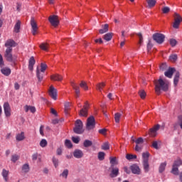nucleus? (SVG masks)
Wrapping results in <instances>:
<instances>
[{"mask_svg":"<svg viewBox=\"0 0 182 182\" xmlns=\"http://www.w3.org/2000/svg\"><path fill=\"white\" fill-rule=\"evenodd\" d=\"M102 150H109L110 149V145L109 144V142H105L101 146Z\"/></svg>","mask_w":182,"mask_h":182,"instance_id":"obj_41","label":"nucleus"},{"mask_svg":"<svg viewBox=\"0 0 182 182\" xmlns=\"http://www.w3.org/2000/svg\"><path fill=\"white\" fill-rule=\"evenodd\" d=\"M152 147L154 149H156V150H159V143L157 142V141H154L152 143Z\"/></svg>","mask_w":182,"mask_h":182,"instance_id":"obj_60","label":"nucleus"},{"mask_svg":"<svg viewBox=\"0 0 182 182\" xmlns=\"http://www.w3.org/2000/svg\"><path fill=\"white\" fill-rule=\"evenodd\" d=\"M16 140H17V141L25 140V132H22L20 134H18L16 136Z\"/></svg>","mask_w":182,"mask_h":182,"instance_id":"obj_27","label":"nucleus"},{"mask_svg":"<svg viewBox=\"0 0 182 182\" xmlns=\"http://www.w3.org/2000/svg\"><path fill=\"white\" fill-rule=\"evenodd\" d=\"M106 86V84L105 82H100L97 85V90H99V92H102L103 90V87Z\"/></svg>","mask_w":182,"mask_h":182,"instance_id":"obj_34","label":"nucleus"},{"mask_svg":"<svg viewBox=\"0 0 182 182\" xmlns=\"http://www.w3.org/2000/svg\"><path fill=\"white\" fill-rule=\"evenodd\" d=\"M149 8H153L156 5V0H146Z\"/></svg>","mask_w":182,"mask_h":182,"instance_id":"obj_35","label":"nucleus"},{"mask_svg":"<svg viewBox=\"0 0 182 182\" xmlns=\"http://www.w3.org/2000/svg\"><path fill=\"white\" fill-rule=\"evenodd\" d=\"M107 132V129H100L98 131V132L100 134H106V132Z\"/></svg>","mask_w":182,"mask_h":182,"instance_id":"obj_64","label":"nucleus"},{"mask_svg":"<svg viewBox=\"0 0 182 182\" xmlns=\"http://www.w3.org/2000/svg\"><path fill=\"white\" fill-rule=\"evenodd\" d=\"M166 166H167V163H166V162L161 163L159 166V173H163V171H164V170H166Z\"/></svg>","mask_w":182,"mask_h":182,"instance_id":"obj_38","label":"nucleus"},{"mask_svg":"<svg viewBox=\"0 0 182 182\" xmlns=\"http://www.w3.org/2000/svg\"><path fill=\"white\" fill-rule=\"evenodd\" d=\"M163 14H168L170 12V8L168 6H165L162 9Z\"/></svg>","mask_w":182,"mask_h":182,"instance_id":"obj_61","label":"nucleus"},{"mask_svg":"<svg viewBox=\"0 0 182 182\" xmlns=\"http://www.w3.org/2000/svg\"><path fill=\"white\" fill-rule=\"evenodd\" d=\"M35 63H36L35 58H33V56H31L28 61L29 70L31 71L33 70V66L35 65Z\"/></svg>","mask_w":182,"mask_h":182,"instance_id":"obj_19","label":"nucleus"},{"mask_svg":"<svg viewBox=\"0 0 182 182\" xmlns=\"http://www.w3.org/2000/svg\"><path fill=\"white\" fill-rule=\"evenodd\" d=\"M136 35L139 39V44L143 45V35L141 34V33H136Z\"/></svg>","mask_w":182,"mask_h":182,"instance_id":"obj_52","label":"nucleus"},{"mask_svg":"<svg viewBox=\"0 0 182 182\" xmlns=\"http://www.w3.org/2000/svg\"><path fill=\"white\" fill-rule=\"evenodd\" d=\"M65 144L66 146V147H68V149H72L73 147V144H72V141H70V140L66 139L65 141Z\"/></svg>","mask_w":182,"mask_h":182,"instance_id":"obj_49","label":"nucleus"},{"mask_svg":"<svg viewBox=\"0 0 182 182\" xmlns=\"http://www.w3.org/2000/svg\"><path fill=\"white\" fill-rule=\"evenodd\" d=\"M1 72L2 75H4V76H9V75H11V68L5 67L1 69Z\"/></svg>","mask_w":182,"mask_h":182,"instance_id":"obj_20","label":"nucleus"},{"mask_svg":"<svg viewBox=\"0 0 182 182\" xmlns=\"http://www.w3.org/2000/svg\"><path fill=\"white\" fill-rule=\"evenodd\" d=\"M80 87H82V89H84V90H89V87H87V83L85 81H81L80 83Z\"/></svg>","mask_w":182,"mask_h":182,"instance_id":"obj_33","label":"nucleus"},{"mask_svg":"<svg viewBox=\"0 0 182 182\" xmlns=\"http://www.w3.org/2000/svg\"><path fill=\"white\" fill-rule=\"evenodd\" d=\"M150 156V154H149V152H144L142 154V159H143V161H149V157Z\"/></svg>","mask_w":182,"mask_h":182,"instance_id":"obj_40","label":"nucleus"},{"mask_svg":"<svg viewBox=\"0 0 182 182\" xmlns=\"http://www.w3.org/2000/svg\"><path fill=\"white\" fill-rule=\"evenodd\" d=\"M4 46L6 48V49H12L13 48H15V46H16V43L15 42V41L9 39L6 41Z\"/></svg>","mask_w":182,"mask_h":182,"instance_id":"obj_12","label":"nucleus"},{"mask_svg":"<svg viewBox=\"0 0 182 182\" xmlns=\"http://www.w3.org/2000/svg\"><path fill=\"white\" fill-rule=\"evenodd\" d=\"M106 32H109V24L102 25V29L99 30V33L101 35H103V33H106Z\"/></svg>","mask_w":182,"mask_h":182,"instance_id":"obj_22","label":"nucleus"},{"mask_svg":"<svg viewBox=\"0 0 182 182\" xmlns=\"http://www.w3.org/2000/svg\"><path fill=\"white\" fill-rule=\"evenodd\" d=\"M169 43H170L171 46H172L173 48V46H176V45H177V41L174 38H171L169 41Z\"/></svg>","mask_w":182,"mask_h":182,"instance_id":"obj_58","label":"nucleus"},{"mask_svg":"<svg viewBox=\"0 0 182 182\" xmlns=\"http://www.w3.org/2000/svg\"><path fill=\"white\" fill-rule=\"evenodd\" d=\"M169 60L171 62H176V60H177V54H173L170 55Z\"/></svg>","mask_w":182,"mask_h":182,"instance_id":"obj_54","label":"nucleus"},{"mask_svg":"<svg viewBox=\"0 0 182 182\" xmlns=\"http://www.w3.org/2000/svg\"><path fill=\"white\" fill-rule=\"evenodd\" d=\"M105 156H106V154L103 151H100L98 153V160L100 161H103L105 160Z\"/></svg>","mask_w":182,"mask_h":182,"instance_id":"obj_37","label":"nucleus"},{"mask_svg":"<svg viewBox=\"0 0 182 182\" xmlns=\"http://www.w3.org/2000/svg\"><path fill=\"white\" fill-rule=\"evenodd\" d=\"M12 48H6L4 53V58L7 62H15L16 57L12 55Z\"/></svg>","mask_w":182,"mask_h":182,"instance_id":"obj_3","label":"nucleus"},{"mask_svg":"<svg viewBox=\"0 0 182 182\" xmlns=\"http://www.w3.org/2000/svg\"><path fill=\"white\" fill-rule=\"evenodd\" d=\"M178 80H180V73L177 72L173 79V84L175 86H177V85H178Z\"/></svg>","mask_w":182,"mask_h":182,"instance_id":"obj_31","label":"nucleus"},{"mask_svg":"<svg viewBox=\"0 0 182 182\" xmlns=\"http://www.w3.org/2000/svg\"><path fill=\"white\" fill-rule=\"evenodd\" d=\"M120 117H122V114L117 112L114 114V120H115L116 123H119L120 122Z\"/></svg>","mask_w":182,"mask_h":182,"instance_id":"obj_45","label":"nucleus"},{"mask_svg":"<svg viewBox=\"0 0 182 182\" xmlns=\"http://www.w3.org/2000/svg\"><path fill=\"white\" fill-rule=\"evenodd\" d=\"M31 26L32 28V33L33 36L36 35V32L38 31V24H36V21L33 18L31 20Z\"/></svg>","mask_w":182,"mask_h":182,"instance_id":"obj_13","label":"nucleus"},{"mask_svg":"<svg viewBox=\"0 0 182 182\" xmlns=\"http://www.w3.org/2000/svg\"><path fill=\"white\" fill-rule=\"evenodd\" d=\"M47 68H48V65L46 64L41 63L40 71L45 73V70H46Z\"/></svg>","mask_w":182,"mask_h":182,"instance_id":"obj_57","label":"nucleus"},{"mask_svg":"<svg viewBox=\"0 0 182 182\" xmlns=\"http://www.w3.org/2000/svg\"><path fill=\"white\" fill-rule=\"evenodd\" d=\"M69 110H70V104L69 102H66L65 104V114H69Z\"/></svg>","mask_w":182,"mask_h":182,"instance_id":"obj_39","label":"nucleus"},{"mask_svg":"<svg viewBox=\"0 0 182 182\" xmlns=\"http://www.w3.org/2000/svg\"><path fill=\"white\" fill-rule=\"evenodd\" d=\"M143 166L145 173H149L150 170V165L149 164V161H143Z\"/></svg>","mask_w":182,"mask_h":182,"instance_id":"obj_29","label":"nucleus"},{"mask_svg":"<svg viewBox=\"0 0 182 182\" xmlns=\"http://www.w3.org/2000/svg\"><path fill=\"white\" fill-rule=\"evenodd\" d=\"M3 107H4L5 116L6 117H9L11 116V106L9 105V103L5 102L4 104Z\"/></svg>","mask_w":182,"mask_h":182,"instance_id":"obj_11","label":"nucleus"},{"mask_svg":"<svg viewBox=\"0 0 182 182\" xmlns=\"http://www.w3.org/2000/svg\"><path fill=\"white\" fill-rule=\"evenodd\" d=\"M130 168L133 174H137L138 176L140 175V173H141L140 167H139V166H137L136 164H134L131 166Z\"/></svg>","mask_w":182,"mask_h":182,"instance_id":"obj_15","label":"nucleus"},{"mask_svg":"<svg viewBox=\"0 0 182 182\" xmlns=\"http://www.w3.org/2000/svg\"><path fill=\"white\" fill-rule=\"evenodd\" d=\"M72 140L73 143H75V144H79V141H80V138L79 136H73Z\"/></svg>","mask_w":182,"mask_h":182,"instance_id":"obj_55","label":"nucleus"},{"mask_svg":"<svg viewBox=\"0 0 182 182\" xmlns=\"http://www.w3.org/2000/svg\"><path fill=\"white\" fill-rule=\"evenodd\" d=\"M173 18L174 22L173 24V28H174V29H178V28L180 27V23H181L182 22L181 16H180V14L177 13H174Z\"/></svg>","mask_w":182,"mask_h":182,"instance_id":"obj_5","label":"nucleus"},{"mask_svg":"<svg viewBox=\"0 0 182 182\" xmlns=\"http://www.w3.org/2000/svg\"><path fill=\"white\" fill-rule=\"evenodd\" d=\"M109 160H110L111 167H114V166L117 164V161L116 160V157H110Z\"/></svg>","mask_w":182,"mask_h":182,"instance_id":"obj_36","label":"nucleus"},{"mask_svg":"<svg viewBox=\"0 0 182 182\" xmlns=\"http://www.w3.org/2000/svg\"><path fill=\"white\" fill-rule=\"evenodd\" d=\"M176 72V68H169L167 71L164 73V75L166 77L171 79L173 77V75Z\"/></svg>","mask_w":182,"mask_h":182,"instance_id":"obj_14","label":"nucleus"},{"mask_svg":"<svg viewBox=\"0 0 182 182\" xmlns=\"http://www.w3.org/2000/svg\"><path fill=\"white\" fill-rule=\"evenodd\" d=\"M112 38H113L112 33H108L103 36V39H105V41H107V42L112 41Z\"/></svg>","mask_w":182,"mask_h":182,"instance_id":"obj_30","label":"nucleus"},{"mask_svg":"<svg viewBox=\"0 0 182 182\" xmlns=\"http://www.w3.org/2000/svg\"><path fill=\"white\" fill-rule=\"evenodd\" d=\"M31 159L33 161H36L38 160V153H35L32 155Z\"/></svg>","mask_w":182,"mask_h":182,"instance_id":"obj_63","label":"nucleus"},{"mask_svg":"<svg viewBox=\"0 0 182 182\" xmlns=\"http://www.w3.org/2000/svg\"><path fill=\"white\" fill-rule=\"evenodd\" d=\"M41 49H42V50H48V48H49V44L46 43H43L41 44L40 46Z\"/></svg>","mask_w":182,"mask_h":182,"instance_id":"obj_42","label":"nucleus"},{"mask_svg":"<svg viewBox=\"0 0 182 182\" xmlns=\"http://www.w3.org/2000/svg\"><path fill=\"white\" fill-rule=\"evenodd\" d=\"M14 32H15V33H19V32H21V21L18 20L16 23L14 28Z\"/></svg>","mask_w":182,"mask_h":182,"instance_id":"obj_23","label":"nucleus"},{"mask_svg":"<svg viewBox=\"0 0 182 182\" xmlns=\"http://www.w3.org/2000/svg\"><path fill=\"white\" fill-rule=\"evenodd\" d=\"M1 176L4 178L5 181L8 182V180H9V178L8 177V176H9V171L3 169Z\"/></svg>","mask_w":182,"mask_h":182,"instance_id":"obj_26","label":"nucleus"},{"mask_svg":"<svg viewBox=\"0 0 182 182\" xmlns=\"http://www.w3.org/2000/svg\"><path fill=\"white\" fill-rule=\"evenodd\" d=\"M161 90L163 92H167L168 90V84L164 82L163 79L159 78L155 80V91L156 95H161Z\"/></svg>","mask_w":182,"mask_h":182,"instance_id":"obj_1","label":"nucleus"},{"mask_svg":"<svg viewBox=\"0 0 182 182\" xmlns=\"http://www.w3.org/2000/svg\"><path fill=\"white\" fill-rule=\"evenodd\" d=\"M181 164H182V161L181 159H178L174 161L173 166L178 168L180 167V166H181Z\"/></svg>","mask_w":182,"mask_h":182,"instance_id":"obj_46","label":"nucleus"},{"mask_svg":"<svg viewBox=\"0 0 182 182\" xmlns=\"http://www.w3.org/2000/svg\"><path fill=\"white\" fill-rule=\"evenodd\" d=\"M93 145V142L89 139H85L83 142V146L85 148L91 147Z\"/></svg>","mask_w":182,"mask_h":182,"instance_id":"obj_32","label":"nucleus"},{"mask_svg":"<svg viewBox=\"0 0 182 182\" xmlns=\"http://www.w3.org/2000/svg\"><path fill=\"white\" fill-rule=\"evenodd\" d=\"M71 86L75 90V95H80V87H79L74 82H71Z\"/></svg>","mask_w":182,"mask_h":182,"instance_id":"obj_21","label":"nucleus"},{"mask_svg":"<svg viewBox=\"0 0 182 182\" xmlns=\"http://www.w3.org/2000/svg\"><path fill=\"white\" fill-rule=\"evenodd\" d=\"M25 109V112L26 113H28V112H31V113H35V112H36V108H35V107H32V106H29V105H26L24 107Z\"/></svg>","mask_w":182,"mask_h":182,"instance_id":"obj_28","label":"nucleus"},{"mask_svg":"<svg viewBox=\"0 0 182 182\" xmlns=\"http://www.w3.org/2000/svg\"><path fill=\"white\" fill-rule=\"evenodd\" d=\"M48 21L52 26H54V28L59 26V16L56 15L50 16Z\"/></svg>","mask_w":182,"mask_h":182,"instance_id":"obj_8","label":"nucleus"},{"mask_svg":"<svg viewBox=\"0 0 182 182\" xmlns=\"http://www.w3.org/2000/svg\"><path fill=\"white\" fill-rule=\"evenodd\" d=\"M139 95L141 97V99H145L146 98V91L144 90H141L139 92Z\"/></svg>","mask_w":182,"mask_h":182,"instance_id":"obj_48","label":"nucleus"},{"mask_svg":"<svg viewBox=\"0 0 182 182\" xmlns=\"http://www.w3.org/2000/svg\"><path fill=\"white\" fill-rule=\"evenodd\" d=\"M74 133L75 134H82L85 132V129H83V122H82V120L77 119L75 121V127L73 129Z\"/></svg>","mask_w":182,"mask_h":182,"instance_id":"obj_2","label":"nucleus"},{"mask_svg":"<svg viewBox=\"0 0 182 182\" xmlns=\"http://www.w3.org/2000/svg\"><path fill=\"white\" fill-rule=\"evenodd\" d=\"M18 160H19V156L14 154L11 156V161H13V163H16Z\"/></svg>","mask_w":182,"mask_h":182,"instance_id":"obj_56","label":"nucleus"},{"mask_svg":"<svg viewBox=\"0 0 182 182\" xmlns=\"http://www.w3.org/2000/svg\"><path fill=\"white\" fill-rule=\"evenodd\" d=\"M95 126H96L95 117L93 116L89 117L87 119V124H86L87 130H92V129H95Z\"/></svg>","mask_w":182,"mask_h":182,"instance_id":"obj_6","label":"nucleus"},{"mask_svg":"<svg viewBox=\"0 0 182 182\" xmlns=\"http://www.w3.org/2000/svg\"><path fill=\"white\" fill-rule=\"evenodd\" d=\"M40 146L41 147H46L48 146V141L46 139H42L40 141Z\"/></svg>","mask_w":182,"mask_h":182,"instance_id":"obj_51","label":"nucleus"},{"mask_svg":"<svg viewBox=\"0 0 182 182\" xmlns=\"http://www.w3.org/2000/svg\"><path fill=\"white\" fill-rule=\"evenodd\" d=\"M22 171H23V173H28L29 172V164H25L24 165H23Z\"/></svg>","mask_w":182,"mask_h":182,"instance_id":"obj_43","label":"nucleus"},{"mask_svg":"<svg viewBox=\"0 0 182 182\" xmlns=\"http://www.w3.org/2000/svg\"><path fill=\"white\" fill-rule=\"evenodd\" d=\"M89 109H86V108H82L80 110L79 112V116H80L81 117H87V112Z\"/></svg>","mask_w":182,"mask_h":182,"instance_id":"obj_25","label":"nucleus"},{"mask_svg":"<svg viewBox=\"0 0 182 182\" xmlns=\"http://www.w3.org/2000/svg\"><path fill=\"white\" fill-rule=\"evenodd\" d=\"M43 75H45V73L41 71L39 67H38L36 69V76L38 82H42L43 80Z\"/></svg>","mask_w":182,"mask_h":182,"instance_id":"obj_18","label":"nucleus"},{"mask_svg":"<svg viewBox=\"0 0 182 182\" xmlns=\"http://www.w3.org/2000/svg\"><path fill=\"white\" fill-rule=\"evenodd\" d=\"M50 79H51V80H55L57 82H60L63 79V77H62V75H60L59 74H55V75H51Z\"/></svg>","mask_w":182,"mask_h":182,"instance_id":"obj_24","label":"nucleus"},{"mask_svg":"<svg viewBox=\"0 0 182 182\" xmlns=\"http://www.w3.org/2000/svg\"><path fill=\"white\" fill-rule=\"evenodd\" d=\"M49 96L56 100L58 99V90H56L53 85L50 87Z\"/></svg>","mask_w":182,"mask_h":182,"instance_id":"obj_9","label":"nucleus"},{"mask_svg":"<svg viewBox=\"0 0 182 182\" xmlns=\"http://www.w3.org/2000/svg\"><path fill=\"white\" fill-rule=\"evenodd\" d=\"M5 66V63H4V57L0 54V68H4Z\"/></svg>","mask_w":182,"mask_h":182,"instance_id":"obj_59","label":"nucleus"},{"mask_svg":"<svg viewBox=\"0 0 182 182\" xmlns=\"http://www.w3.org/2000/svg\"><path fill=\"white\" fill-rule=\"evenodd\" d=\"M151 48H153V44H151V41H149L148 44H147V50L148 52H150V50H151Z\"/></svg>","mask_w":182,"mask_h":182,"instance_id":"obj_62","label":"nucleus"},{"mask_svg":"<svg viewBox=\"0 0 182 182\" xmlns=\"http://www.w3.org/2000/svg\"><path fill=\"white\" fill-rule=\"evenodd\" d=\"M53 163L54 166L58 167L59 166V159H58L57 158H55V156L53 157Z\"/></svg>","mask_w":182,"mask_h":182,"instance_id":"obj_50","label":"nucleus"},{"mask_svg":"<svg viewBox=\"0 0 182 182\" xmlns=\"http://www.w3.org/2000/svg\"><path fill=\"white\" fill-rule=\"evenodd\" d=\"M73 156L75 159H82V157L84 156V154L82 150L75 149L73 152Z\"/></svg>","mask_w":182,"mask_h":182,"instance_id":"obj_17","label":"nucleus"},{"mask_svg":"<svg viewBox=\"0 0 182 182\" xmlns=\"http://www.w3.org/2000/svg\"><path fill=\"white\" fill-rule=\"evenodd\" d=\"M69 175V171L68 169H65L63 173L60 174L62 177H64L65 178H68V176Z\"/></svg>","mask_w":182,"mask_h":182,"instance_id":"obj_53","label":"nucleus"},{"mask_svg":"<svg viewBox=\"0 0 182 182\" xmlns=\"http://www.w3.org/2000/svg\"><path fill=\"white\" fill-rule=\"evenodd\" d=\"M160 129V125H155L153 128L149 129V134L151 137H156L157 136V131Z\"/></svg>","mask_w":182,"mask_h":182,"instance_id":"obj_10","label":"nucleus"},{"mask_svg":"<svg viewBox=\"0 0 182 182\" xmlns=\"http://www.w3.org/2000/svg\"><path fill=\"white\" fill-rule=\"evenodd\" d=\"M171 173H172V174H174V176H178V168H177L176 166H172V170Z\"/></svg>","mask_w":182,"mask_h":182,"instance_id":"obj_44","label":"nucleus"},{"mask_svg":"<svg viewBox=\"0 0 182 182\" xmlns=\"http://www.w3.org/2000/svg\"><path fill=\"white\" fill-rule=\"evenodd\" d=\"M136 146L134 148L135 151H141V150H143V144L144 143V140L143 139V138L139 137L138 138L136 141Z\"/></svg>","mask_w":182,"mask_h":182,"instance_id":"obj_7","label":"nucleus"},{"mask_svg":"<svg viewBox=\"0 0 182 182\" xmlns=\"http://www.w3.org/2000/svg\"><path fill=\"white\" fill-rule=\"evenodd\" d=\"M152 38L156 43H159V45H161L164 42V39H166V36L163 33H156L153 34Z\"/></svg>","mask_w":182,"mask_h":182,"instance_id":"obj_4","label":"nucleus"},{"mask_svg":"<svg viewBox=\"0 0 182 182\" xmlns=\"http://www.w3.org/2000/svg\"><path fill=\"white\" fill-rule=\"evenodd\" d=\"M126 159L127 160H134V159H137V156L133 155V154H127Z\"/></svg>","mask_w":182,"mask_h":182,"instance_id":"obj_47","label":"nucleus"},{"mask_svg":"<svg viewBox=\"0 0 182 182\" xmlns=\"http://www.w3.org/2000/svg\"><path fill=\"white\" fill-rule=\"evenodd\" d=\"M112 171L111 173L109 174L110 177L112 178H114V177H117L119 176V168L114 166L111 167Z\"/></svg>","mask_w":182,"mask_h":182,"instance_id":"obj_16","label":"nucleus"}]
</instances>
